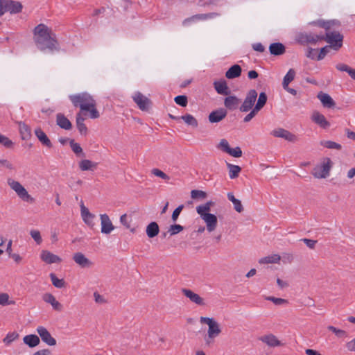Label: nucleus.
<instances>
[{
	"label": "nucleus",
	"instance_id": "f257e3e1",
	"mask_svg": "<svg viewBox=\"0 0 355 355\" xmlns=\"http://www.w3.org/2000/svg\"><path fill=\"white\" fill-rule=\"evenodd\" d=\"M34 40L37 47L42 51H59V44L55 35L44 24H40L34 28Z\"/></svg>",
	"mask_w": 355,
	"mask_h": 355
},
{
	"label": "nucleus",
	"instance_id": "f03ea898",
	"mask_svg": "<svg viewBox=\"0 0 355 355\" xmlns=\"http://www.w3.org/2000/svg\"><path fill=\"white\" fill-rule=\"evenodd\" d=\"M69 98L73 106L80 107V112L82 111L89 112L91 119H97L99 117V112L96 108V101L88 93L83 92L73 94L70 95Z\"/></svg>",
	"mask_w": 355,
	"mask_h": 355
},
{
	"label": "nucleus",
	"instance_id": "7ed1b4c3",
	"mask_svg": "<svg viewBox=\"0 0 355 355\" xmlns=\"http://www.w3.org/2000/svg\"><path fill=\"white\" fill-rule=\"evenodd\" d=\"M320 26L326 30L325 34H322L321 41H325L329 44L331 49L338 51L343 45V35L338 31H330L329 22L320 23Z\"/></svg>",
	"mask_w": 355,
	"mask_h": 355
},
{
	"label": "nucleus",
	"instance_id": "20e7f679",
	"mask_svg": "<svg viewBox=\"0 0 355 355\" xmlns=\"http://www.w3.org/2000/svg\"><path fill=\"white\" fill-rule=\"evenodd\" d=\"M7 183L9 187L17 193V195L24 201L33 202L34 198L28 194L26 189L18 181L12 178H8Z\"/></svg>",
	"mask_w": 355,
	"mask_h": 355
},
{
	"label": "nucleus",
	"instance_id": "39448f33",
	"mask_svg": "<svg viewBox=\"0 0 355 355\" xmlns=\"http://www.w3.org/2000/svg\"><path fill=\"white\" fill-rule=\"evenodd\" d=\"M7 183L9 187L17 193V195L24 201L33 202L34 198L28 194L26 189L18 181L12 178H8Z\"/></svg>",
	"mask_w": 355,
	"mask_h": 355
},
{
	"label": "nucleus",
	"instance_id": "423d86ee",
	"mask_svg": "<svg viewBox=\"0 0 355 355\" xmlns=\"http://www.w3.org/2000/svg\"><path fill=\"white\" fill-rule=\"evenodd\" d=\"M322 34L313 33L311 32H301L296 35V41L302 44H316L321 41Z\"/></svg>",
	"mask_w": 355,
	"mask_h": 355
},
{
	"label": "nucleus",
	"instance_id": "0eeeda50",
	"mask_svg": "<svg viewBox=\"0 0 355 355\" xmlns=\"http://www.w3.org/2000/svg\"><path fill=\"white\" fill-rule=\"evenodd\" d=\"M331 168V161L329 158H326L320 165L315 166L311 174L318 179L326 178L329 176Z\"/></svg>",
	"mask_w": 355,
	"mask_h": 355
},
{
	"label": "nucleus",
	"instance_id": "6e6552de",
	"mask_svg": "<svg viewBox=\"0 0 355 355\" xmlns=\"http://www.w3.org/2000/svg\"><path fill=\"white\" fill-rule=\"evenodd\" d=\"M257 98V92L255 89H250L246 94L243 103L239 107V110L242 112H248L254 106L256 99Z\"/></svg>",
	"mask_w": 355,
	"mask_h": 355
},
{
	"label": "nucleus",
	"instance_id": "1a4fd4ad",
	"mask_svg": "<svg viewBox=\"0 0 355 355\" xmlns=\"http://www.w3.org/2000/svg\"><path fill=\"white\" fill-rule=\"evenodd\" d=\"M133 100L139 108L142 111H147L151 104L150 100L144 96L141 92H137L133 96Z\"/></svg>",
	"mask_w": 355,
	"mask_h": 355
},
{
	"label": "nucleus",
	"instance_id": "9d476101",
	"mask_svg": "<svg viewBox=\"0 0 355 355\" xmlns=\"http://www.w3.org/2000/svg\"><path fill=\"white\" fill-rule=\"evenodd\" d=\"M37 333L39 334L42 340L49 346H55L56 340L53 338L49 331L43 326H39L36 329Z\"/></svg>",
	"mask_w": 355,
	"mask_h": 355
},
{
	"label": "nucleus",
	"instance_id": "9b49d317",
	"mask_svg": "<svg viewBox=\"0 0 355 355\" xmlns=\"http://www.w3.org/2000/svg\"><path fill=\"white\" fill-rule=\"evenodd\" d=\"M271 135L275 137L283 138L291 142H295L297 140V137L295 135L281 128L273 130Z\"/></svg>",
	"mask_w": 355,
	"mask_h": 355
},
{
	"label": "nucleus",
	"instance_id": "f8f14e48",
	"mask_svg": "<svg viewBox=\"0 0 355 355\" xmlns=\"http://www.w3.org/2000/svg\"><path fill=\"white\" fill-rule=\"evenodd\" d=\"M73 260L83 268H89L94 266V262L87 258L82 252H76L73 256Z\"/></svg>",
	"mask_w": 355,
	"mask_h": 355
},
{
	"label": "nucleus",
	"instance_id": "ddd939ff",
	"mask_svg": "<svg viewBox=\"0 0 355 355\" xmlns=\"http://www.w3.org/2000/svg\"><path fill=\"white\" fill-rule=\"evenodd\" d=\"M3 6L4 11L9 12L10 14H17L21 12L23 6L19 1L8 0Z\"/></svg>",
	"mask_w": 355,
	"mask_h": 355
},
{
	"label": "nucleus",
	"instance_id": "4468645a",
	"mask_svg": "<svg viewBox=\"0 0 355 355\" xmlns=\"http://www.w3.org/2000/svg\"><path fill=\"white\" fill-rule=\"evenodd\" d=\"M101 232L103 234H108L114 229L112 221L107 214H103L100 215Z\"/></svg>",
	"mask_w": 355,
	"mask_h": 355
},
{
	"label": "nucleus",
	"instance_id": "2eb2a0df",
	"mask_svg": "<svg viewBox=\"0 0 355 355\" xmlns=\"http://www.w3.org/2000/svg\"><path fill=\"white\" fill-rule=\"evenodd\" d=\"M312 121L320 128L327 129L330 126V123L325 116L318 111H314L311 116Z\"/></svg>",
	"mask_w": 355,
	"mask_h": 355
},
{
	"label": "nucleus",
	"instance_id": "dca6fc26",
	"mask_svg": "<svg viewBox=\"0 0 355 355\" xmlns=\"http://www.w3.org/2000/svg\"><path fill=\"white\" fill-rule=\"evenodd\" d=\"M182 293L185 297L189 298L191 302L200 306L205 305L204 300L198 294L193 292L191 290L182 288Z\"/></svg>",
	"mask_w": 355,
	"mask_h": 355
},
{
	"label": "nucleus",
	"instance_id": "f3484780",
	"mask_svg": "<svg viewBox=\"0 0 355 355\" xmlns=\"http://www.w3.org/2000/svg\"><path fill=\"white\" fill-rule=\"evenodd\" d=\"M227 114V112L223 108L214 110L209 114V121L211 123H218L226 117Z\"/></svg>",
	"mask_w": 355,
	"mask_h": 355
},
{
	"label": "nucleus",
	"instance_id": "a211bd4d",
	"mask_svg": "<svg viewBox=\"0 0 355 355\" xmlns=\"http://www.w3.org/2000/svg\"><path fill=\"white\" fill-rule=\"evenodd\" d=\"M201 218L205 221L207 225V229L209 232H213L218 223L217 217L213 214H205L204 216H202Z\"/></svg>",
	"mask_w": 355,
	"mask_h": 355
},
{
	"label": "nucleus",
	"instance_id": "6ab92c4d",
	"mask_svg": "<svg viewBox=\"0 0 355 355\" xmlns=\"http://www.w3.org/2000/svg\"><path fill=\"white\" fill-rule=\"evenodd\" d=\"M317 98L321 101L324 107L331 108L336 105L333 98L328 94L323 92H320L317 95Z\"/></svg>",
	"mask_w": 355,
	"mask_h": 355
},
{
	"label": "nucleus",
	"instance_id": "aec40b11",
	"mask_svg": "<svg viewBox=\"0 0 355 355\" xmlns=\"http://www.w3.org/2000/svg\"><path fill=\"white\" fill-rule=\"evenodd\" d=\"M41 259L48 264L61 262V259L48 250H42L40 255Z\"/></svg>",
	"mask_w": 355,
	"mask_h": 355
},
{
	"label": "nucleus",
	"instance_id": "412c9836",
	"mask_svg": "<svg viewBox=\"0 0 355 355\" xmlns=\"http://www.w3.org/2000/svg\"><path fill=\"white\" fill-rule=\"evenodd\" d=\"M259 340L266 343L267 345L272 347L282 345L281 341H279L278 338L272 334L264 335L260 337Z\"/></svg>",
	"mask_w": 355,
	"mask_h": 355
},
{
	"label": "nucleus",
	"instance_id": "4be33fe9",
	"mask_svg": "<svg viewBox=\"0 0 355 355\" xmlns=\"http://www.w3.org/2000/svg\"><path fill=\"white\" fill-rule=\"evenodd\" d=\"M42 300L45 302L50 304L53 308V309L56 311H61L62 308V304L58 300H56L54 295H52L51 293H44L42 296Z\"/></svg>",
	"mask_w": 355,
	"mask_h": 355
},
{
	"label": "nucleus",
	"instance_id": "5701e85b",
	"mask_svg": "<svg viewBox=\"0 0 355 355\" xmlns=\"http://www.w3.org/2000/svg\"><path fill=\"white\" fill-rule=\"evenodd\" d=\"M35 135L42 145L48 148L52 147L51 141L40 128H37L35 130Z\"/></svg>",
	"mask_w": 355,
	"mask_h": 355
},
{
	"label": "nucleus",
	"instance_id": "b1692460",
	"mask_svg": "<svg viewBox=\"0 0 355 355\" xmlns=\"http://www.w3.org/2000/svg\"><path fill=\"white\" fill-rule=\"evenodd\" d=\"M56 123L61 128L64 130H70L72 128L70 121L62 113L56 115Z\"/></svg>",
	"mask_w": 355,
	"mask_h": 355
},
{
	"label": "nucleus",
	"instance_id": "393cba45",
	"mask_svg": "<svg viewBox=\"0 0 355 355\" xmlns=\"http://www.w3.org/2000/svg\"><path fill=\"white\" fill-rule=\"evenodd\" d=\"M269 51L270 54L273 55H281L285 53L286 49L283 44L280 42H275L270 45Z\"/></svg>",
	"mask_w": 355,
	"mask_h": 355
},
{
	"label": "nucleus",
	"instance_id": "a878e982",
	"mask_svg": "<svg viewBox=\"0 0 355 355\" xmlns=\"http://www.w3.org/2000/svg\"><path fill=\"white\" fill-rule=\"evenodd\" d=\"M24 343L29 347L33 348L37 346L40 343V337L35 334H29L23 338Z\"/></svg>",
	"mask_w": 355,
	"mask_h": 355
},
{
	"label": "nucleus",
	"instance_id": "bb28decb",
	"mask_svg": "<svg viewBox=\"0 0 355 355\" xmlns=\"http://www.w3.org/2000/svg\"><path fill=\"white\" fill-rule=\"evenodd\" d=\"M214 85L215 89L219 94L228 95L230 93V90L225 80L215 81Z\"/></svg>",
	"mask_w": 355,
	"mask_h": 355
},
{
	"label": "nucleus",
	"instance_id": "cd10ccee",
	"mask_svg": "<svg viewBox=\"0 0 355 355\" xmlns=\"http://www.w3.org/2000/svg\"><path fill=\"white\" fill-rule=\"evenodd\" d=\"M241 67L239 64L232 66L225 73V76L228 79L238 78L241 74Z\"/></svg>",
	"mask_w": 355,
	"mask_h": 355
},
{
	"label": "nucleus",
	"instance_id": "c85d7f7f",
	"mask_svg": "<svg viewBox=\"0 0 355 355\" xmlns=\"http://www.w3.org/2000/svg\"><path fill=\"white\" fill-rule=\"evenodd\" d=\"M240 100L235 96H230L225 98L224 105L229 110H235L237 108Z\"/></svg>",
	"mask_w": 355,
	"mask_h": 355
},
{
	"label": "nucleus",
	"instance_id": "c756f323",
	"mask_svg": "<svg viewBox=\"0 0 355 355\" xmlns=\"http://www.w3.org/2000/svg\"><path fill=\"white\" fill-rule=\"evenodd\" d=\"M19 132L23 140H27L31 137V128L24 122L19 123Z\"/></svg>",
	"mask_w": 355,
	"mask_h": 355
},
{
	"label": "nucleus",
	"instance_id": "7c9ffc66",
	"mask_svg": "<svg viewBox=\"0 0 355 355\" xmlns=\"http://www.w3.org/2000/svg\"><path fill=\"white\" fill-rule=\"evenodd\" d=\"M146 234L149 238H154L159 232V227L156 222L150 223L146 227Z\"/></svg>",
	"mask_w": 355,
	"mask_h": 355
},
{
	"label": "nucleus",
	"instance_id": "2f4dec72",
	"mask_svg": "<svg viewBox=\"0 0 355 355\" xmlns=\"http://www.w3.org/2000/svg\"><path fill=\"white\" fill-rule=\"evenodd\" d=\"M221 329L219 324L215 320L209 326L207 334L209 338H216L220 335Z\"/></svg>",
	"mask_w": 355,
	"mask_h": 355
},
{
	"label": "nucleus",
	"instance_id": "473e14b6",
	"mask_svg": "<svg viewBox=\"0 0 355 355\" xmlns=\"http://www.w3.org/2000/svg\"><path fill=\"white\" fill-rule=\"evenodd\" d=\"M79 167L81 171H93L96 168L97 163L89 159H83L79 162Z\"/></svg>",
	"mask_w": 355,
	"mask_h": 355
},
{
	"label": "nucleus",
	"instance_id": "72a5a7b5",
	"mask_svg": "<svg viewBox=\"0 0 355 355\" xmlns=\"http://www.w3.org/2000/svg\"><path fill=\"white\" fill-rule=\"evenodd\" d=\"M85 119L82 116L81 112L76 114V125L81 135H85L87 132V128L84 123Z\"/></svg>",
	"mask_w": 355,
	"mask_h": 355
},
{
	"label": "nucleus",
	"instance_id": "f704fd0d",
	"mask_svg": "<svg viewBox=\"0 0 355 355\" xmlns=\"http://www.w3.org/2000/svg\"><path fill=\"white\" fill-rule=\"evenodd\" d=\"M336 68L340 71H345L349 76L355 80V69H353L347 64L339 63L336 64Z\"/></svg>",
	"mask_w": 355,
	"mask_h": 355
},
{
	"label": "nucleus",
	"instance_id": "c9c22d12",
	"mask_svg": "<svg viewBox=\"0 0 355 355\" xmlns=\"http://www.w3.org/2000/svg\"><path fill=\"white\" fill-rule=\"evenodd\" d=\"M281 259V257L279 254H275L270 256L263 257L259 260V263L261 264L265 263H277Z\"/></svg>",
	"mask_w": 355,
	"mask_h": 355
},
{
	"label": "nucleus",
	"instance_id": "e433bc0d",
	"mask_svg": "<svg viewBox=\"0 0 355 355\" xmlns=\"http://www.w3.org/2000/svg\"><path fill=\"white\" fill-rule=\"evenodd\" d=\"M227 166L229 169V175L231 179H234L239 176L241 171V168L239 166L227 163Z\"/></svg>",
	"mask_w": 355,
	"mask_h": 355
},
{
	"label": "nucleus",
	"instance_id": "4c0bfd02",
	"mask_svg": "<svg viewBox=\"0 0 355 355\" xmlns=\"http://www.w3.org/2000/svg\"><path fill=\"white\" fill-rule=\"evenodd\" d=\"M69 144L73 152L78 157H85V155L83 151V148L80 145L76 142L73 139H71L69 141Z\"/></svg>",
	"mask_w": 355,
	"mask_h": 355
},
{
	"label": "nucleus",
	"instance_id": "58836bf2",
	"mask_svg": "<svg viewBox=\"0 0 355 355\" xmlns=\"http://www.w3.org/2000/svg\"><path fill=\"white\" fill-rule=\"evenodd\" d=\"M295 71L293 69H290L287 73L285 75L282 82V87H287L289 83H291L295 76Z\"/></svg>",
	"mask_w": 355,
	"mask_h": 355
},
{
	"label": "nucleus",
	"instance_id": "ea45409f",
	"mask_svg": "<svg viewBox=\"0 0 355 355\" xmlns=\"http://www.w3.org/2000/svg\"><path fill=\"white\" fill-rule=\"evenodd\" d=\"M181 119H182L187 125H191L193 128H196L198 125V123L197 119L192 116L191 114H187L180 116Z\"/></svg>",
	"mask_w": 355,
	"mask_h": 355
},
{
	"label": "nucleus",
	"instance_id": "a19ab883",
	"mask_svg": "<svg viewBox=\"0 0 355 355\" xmlns=\"http://www.w3.org/2000/svg\"><path fill=\"white\" fill-rule=\"evenodd\" d=\"M50 278L52 282V284L58 288H62L65 286V282L63 279H58L54 273L50 274Z\"/></svg>",
	"mask_w": 355,
	"mask_h": 355
},
{
	"label": "nucleus",
	"instance_id": "79ce46f5",
	"mask_svg": "<svg viewBox=\"0 0 355 355\" xmlns=\"http://www.w3.org/2000/svg\"><path fill=\"white\" fill-rule=\"evenodd\" d=\"M320 145L329 148V149H336V150H340L342 148V146L340 144L333 141H321L320 142Z\"/></svg>",
	"mask_w": 355,
	"mask_h": 355
},
{
	"label": "nucleus",
	"instance_id": "37998d69",
	"mask_svg": "<svg viewBox=\"0 0 355 355\" xmlns=\"http://www.w3.org/2000/svg\"><path fill=\"white\" fill-rule=\"evenodd\" d=\"M19 334L13 331L8 333L6 336L3 339V342L6 345H9L12 342L17 340L19 338Z\"/></svg>",
	"mask_w": 355,
	"mask_h": 355
},
{
	"label": "nucleus",
	"instance_id": "c03bdc74",
	"mask_svg": "<svg viewBox=\"0 0 355 355\" xmlns=\"http://www.w3.org/2000/svg\"><path fill=\"white\" fill-rule=\"evenodd\" d=\"M267 99H268V97H267L266 94L265 92H261L259 94L257 102L254 106L257 107V108H259V110H261L266 105V103L267 102Z\"/></svg>",
	"mask_w": 355,
	"mask_h": 355
},
{
	"label": "nucleus",
	"instance_id": "a18cd8bd",
	"mask_svg": "<svg viewBox=\"0 0 355 355\" xmlns=\"http://www.w3.org/2000/svg\"><path fill=\"white\" fill-rule=\"evenodd\" d=\"M184 230V227L179 224L171 225L168 230V233L170 236H173L179 232H182Z\"/></svg>",
	"mask_w": 355,
	"mask_h": 355
},
{
	"label": "nucleus",
	"instance_id": "49530a36",
	"mask_svg": "<svg viewBox=\"0 0 355 355\" xmlns=\"http://www.w3.org/2000/svg\"><path fill=\"white\" fill-rule=\"evenodd\" d=\"M9 295L6 293H0V305L6 306V305H11L14 304V301L9 300Z\"/></svg>",
	"mask_w": 355,
	"mask_h": 355
},
{
	"label": "nucleus",
	"instance_id": "de8ad7c7",
	"mask_svg": "<svg viewBox=\"0 0 355 355\" xmlns=\"http://www.w3.org/2000/svg\"><path fill=\"white\" fill-rule=\"evenodd\" d=\"M207 196V193L201 190L194 189L191 191V197L193 199H205Z\"/></svg>",
	"mask_w": 355,
	"mask_h": 355
},
{
	"label": "nucleus",
	"instance_id": "09e8293b",
	"mask_svg": "<svg viewBox=\"0 0 355 355\" xmlns=\"http://www.w3.org/2000/svg\"><path fill=\"white\" fill-rule=\"evenodd\" d=\"M174 101L178 105L182 106V107H186L188 103V99L187 96L185 95H179L175 97Z\"/></svg>",
	"mask_w": 355,
	"mask_h": 355
},
{
	"label": "nucleus",
	"instance_id": "8fccbe9b",
	"mask_svg": "<svg viewBox=\"0 0 355 355\" xmlns=\"http://www.w3.org/2000/svg\"><path fill=\"white\" fill-rule=\"evenodd\" d=\"M209 211L210 208L207 207L206 204L199 205L196 207V211L200 217L204 216L205 214H210V213H208Z\"/></svg>",
	"mask_w": 355,
	"mask_h": 355
},
{
	"label": "nucleus",
	"instance_id": "3c124183",
	"mask_svg": "<svg viewBox=\"0 0 355 355\" xmlns=\"http://www.w3.org/2000/svg\"><path fill=\"white\" fill-rule=\"evenodd\" d=\"M0 144L7 148H10L13 146V142L7 137L0 134Z\"/></svg>",
	"mask_w": 355,
	"mask_h": 355
},
{
	"label": "nucleus",
	"instance_id": "603ef678",
	"mask_svg": "<svg viewBox=\"0 0 355 355\" xmlns=\"http://www.w3.org/2000/svg\"><path fill=\"white\" fill-rule=\"evenodd\" d=\"M327 329L332 331L333 333H334L339 338H343V337H345L347 336V333L344 330H342V329H337L334 326H329L327 327Z\"/></svg>",
	"mask_w": 355,
	"mask_h": 355
},
{
	"label": "nucleus",
	"instance_id": "864d4df0",
	"mask_svg": "<svg viewBox=\"0 0 355 355\" xmlns=\"http://www.w3.org/2000/svg\"><path fill=\"white\" fill-rule=\"evenodd\" d=\"M30 234L37 244L40 245L42 242L40 232L38 230H32L30 232Z\"/></svg>",
	"mask_w": 355,
	"mask_h": 355
},
{
	"label": "nucleus",
	"instance_id": "5fc2aeb1",
	"mask_svg": "<svg viewBox=\"0 0 355 355\" xmlns=\"http://www.w3.org/2000/svg\"><path fill=\"white\" fill-rule=\"evenodd\" d=\"M266 300L272 302L276 305H281L283 304H286L288 302L287 300L278 298L272 296H268L266 297Z\"/></svg>",
	"mask_w": 355,
	"mask_h": 355
},
{
	"label": "nucleus",
	"instance_id": "6e6d98bb",
	"mask_svg": "<svg viewBox=\"0 0 355 355\" xmlns=\"http://www.w3.org/2000/svg\"><path fill=\"white\" fill-rule=\"evenodd\" d=\"M329 49H331V47L329 45H327L321 48L320 50V53L316 58V60H322V59H324L327 54L329 53Z\"/></svg>",
	"mask_w": 355,
	"mask_h": 355
},
{
	"label": "nucleus",
	"instance_id": "4d7b16f0",
	"mask_svg": "<svg viewBox=\"0 0 355 355\" xmlns=\"http://www.w3.org/2000/svg\"><path fill=\"white\" fill-rule=\"evenodd\" d=\"M152 173L159 178H161L162 179H164L165 180H169L170 178L168 175H166L165 173L162 171L161 170L158 168H153L152 170Z\"/></svg>",
	"mask_w": 355,
	"mask_h": 355
},
{
	"label": "nucleus",
	"instance_id": "13d9d810",
	"mask_svg": "<svg viewBox=\"0 0 355 355\" xmlns=\"http://www.w3.org/2000/svg\"><path fill=\"white\" fill-rule=\"evenodd\" d=\"M199 20H202L200 18V15L197 14V15H193L190 17H188V18L184 19L182 21V25L187 26L189 24H190L191 22H194V21H199Z\"/></svg>",
	"mask_w": 355,
	"mask_h": 355
},
{
	"label": "nucleus",
	"instance_id": "bf43d9fd",
	"mask_svg": "<svg viewBox=\"0 0 355 355\" xmlns=\"http://www.w3.org/2000/svg\"><path fill=\"white\" fill-rule=\"evenodd\" d=\"M220 150H222L223 152L227 153L229 152V150L231 148L230 147V145H229V143L228 141L225 139H222L220 141V143L218 144V146Z\"/></svg>",
	"mask_w": 355,
	"mask_h": 355
},
{
	"label": "nucleus",
	"instance_id": "052dcab7",
	"mask_svg": "<svg viewBox=\"0 0 355 355\" xmlns=\"http://www.w3.org/2000/svg\"><path fill=\"white\" fill-rule=\"evenodd\" d=\"M234 157H241L242 156V150L240 147L237 146L234 148H230L227 153Z\"/></svg>",
	"mask_w": 355,
	"mask_h": 355
},
{
	"label": "nucleus",
	"instance_id": "680f3d73",
	"mask_svg": "<svg viewBox=\"0 0 355 355\" xmlns=\"http://www.w3.org/2000/svg\"><path fill=\"white\" fill-rule=\"evenodd\" d=\"M184 208V205H181L178 206L173 212L171 216V219L173 222H175L177 219L178 218V216L182 211V209Z\"/></svg>",
	"mask_w": 355,
	"mask_h": 355
},
{
	"label": "nucleus",
	"instance_id": "e2e57ef3",
	"mask_svg": "<svg viewBox=\"0 0 355 355\" xmlns=\"http://www.w3.org/2000/svg\"><path fill=\"white\" fill-rule=\"evenodd\" d=\"M0 166L6 168L9 170L14 169L13 164L10 161L5 159H0Z\"/></svg>",
	"mask_w": 355,
	"mask_h": 355
},
{
	"label": "nucleus",
	"instance_id": "0e129e2a",
	"mask_svg": "<svg viewBox=\"0 0 355 355\" xmlns=\"http://www.w3.org/2000/svg\"><path fill=\"white\" fill-rule=\"evenodd\" d=\"M96 216L94 214H92L91 217L85 216L83 218L84 222L89 227H93L95 225L94 220L95 219Z\"/></svg>",
	"mask_w": 355,
	"mask_h": 355
},
{
	"label": "nucleus",
	"instance_id": "69168bd1",
	"mask_svg": "<svg viewBox=\"0 0 355 355\" xmlns=\"http://www.w3.org/2000/svg\"><path fill=\"white\" fill-rule=\"evenodd\" d=\"M301 241H303L310 249H314L317 243L316 240L309 239H302Z\"/></svg>",
	"mask_w": 355,
	"mask_h": 355
},
{
	"label": "nucleus",
	"instance_id": "338daca9",
	"mask_svg": "<svg viewBox=\"0 0 355 355\" xmlns=\"http://www.w3.org/2000/svg\"><path fill=\"white\" fill-rule=\"evenodd\" d=\"M232 203L234 205V209L237 212L241 213L243 211V207L241 200H239V199L236 198Z\"/></svg>",
	"mask_w": 355,
	"mask_h": 355
},
{
	"label": "nucleus",
	"instance_id": "774afa93",
	"mask_svg": "<svg viewBox=\"0 0 355 355\" xmlns=\"http://www.w3.org/2000/svg\"><path fill=\"white\" fill-rule=\"evenodd\" d=\"M80 208H81V216L83 218L87 216L89 217H91L92 213H90L89 209L85 207L83 202L81 203Z\"/></svg>",
	"mask_w": 355,
	"mask_h": 355
}]
</instances>
